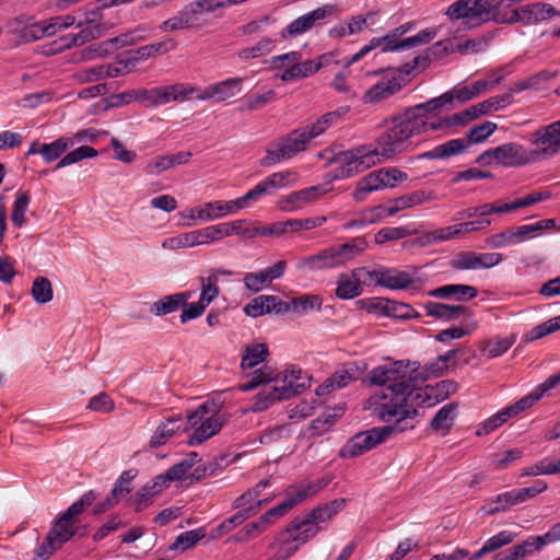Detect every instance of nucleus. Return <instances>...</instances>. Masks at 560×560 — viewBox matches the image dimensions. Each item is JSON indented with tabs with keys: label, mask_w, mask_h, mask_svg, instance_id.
Masks as SVG:
<instances>
[{
	"label": "nucleus",
	"mask_w": 560,
	"mask_h": 560,
	"mask_svg": "<svg viewBox=\"0 0 560 560\" xmlns=\"http://www.w3.org/2000/svg\"><path fill=\"white\" fill-rule=\"evenodd\" d=\"M368 248L364 237L358 236L343 244L328 246L319 252L301 258L296 269L301 271H319L339 268L354 259Z\"/></svg>",
	"instance_id": "obj_4"
},
{
	"label": "nucleus",
	"mask_w": 560,
	"mask_h": 560,
	"mask_svg": "<svg viewBox=\"0 0 560 560\" xmlns=\"http://www.w3.org/2000/svg\"><path fill=\"white\" fill-rule=\"evenodd\" d=\"M176 44L173 39H166L159 43L141 46L129 54L136 59V63L151 57L164 55L175 48Z\"/></svg>",
	"instance_id": "obj_31"
},
{
	"label": "nucleus",
	"mask_w": 560,
	"mask_h": 560,
	"mask_svg": "<svg viewBox=\"0 0 560 560\" xmlns=\"http://www.w3.org/2000/svg\"><path fill=\"white\" fill-rule=\"evenodd\" d=\"M240 210L236 199L230 201H209L200 205V209L198 211L199 221L208 222L213 221L220 218H223L228 214L235 213Z\"/></svg>",
	"instance_id": "obj_21"
},
{
	"label": "nucleus",
	"mask_w": 560,
	"mask_h": 560,
	"mask_svg": "<svg viewBox=\"0 0 560 560\" xmlns=\"http://www.w3.org/2000/svg\"><path fill=\"white\" fill-rule=\"evenodd\" d=\"M318 525L319 524L311 517V514L307 513L302 517H295L285 529L294 535L293 540L304 545L317 535L320 529Z\"/></svg>",
	"instance_id": "obj_24"
},
{
	"label": "nucleus",
	"mask_w": 560,
	"mask_h": 560,
	"mask_svg": "<svg viewBox=\"0 0 560 560\" xmlns=\"http://www.w3.org/2000/svg\"><path fill=\"white\" fill-rule=\"evenodd\" d=\"M458 405L456 402H450L444 405L431 420V428L434 431L445 434L457 416Z\"/></svg>",
	"instance_id": "obj_32"
},
{
	"label": "nucleus",
	"mask_w": 560,
	"mask_h": 560,
	"mask_svg": "<svg viewBox=\"0 0 560 560\" xmlns=\"http://www.w3.org/2000/svg\"><path fill=\"white\" fill-rule=\"evenodd\" d=\"M314 73H316V66L312 65L311 60H300L299 62L287 67L279 78L283 82H289L307 78Z\"/></svg>",
	"instance_id": "obj_40"
},
{
	"label": "nucleus",
	"mask_w": 560,
	"mask_h": 560,
	"mask_svg": "<svg viewBox=\"0 0 560 560\" xmlns=\"http://www.w3.org/2000/svg\"><path fill=\"white\" fill-rule=\"evenodd\" d=\"M268 354V347L265 343L248 345L242 355L241 368L243 370L253 369L264 362Z\"/></svg>",
	"instance_id": "obj_37"
},
{
	"label": "nucleus",
	"mask_w": 560,
	"mask_h": 560,
	"mask_svg": "<svg viewBox=\"0 0 560 560\" xmlns=\"http://www.w3.org/2000/svg\"><path fill=\"white\" fill-rule=\"evenodd\" d=\"M179 429V418H170L165 422L160 423L150 439V446L156 448L164 445Z\"/></svg>",
	"instance_id": "obj_35"
},
{
	"label": "nucleus",
	"mask_w": 560,
	"mask_h": 560,
	"mask_svg": "<svg viewBox=\"0 0 560 560\" xmlns=\"http://www.w3.org/2000/svg\"><path fill=\"white\" fill-rule=\"evenodd\" d=\"M516 0H487L488 22L492 21L498 24H510L513 14V5Z\"/></svg>",
	"instance_id": "obj_28"
},
{
	"label": "nucleus",
	"mask_w": 560,
	"mask_h": 560,
	"mask_svg": "<svg viewBox=\"0 0 560 560\" xmlns=\"http://www.w3.org/2000/svg\"><path fill=\"white\" fill-rule=\"evenodd\" d=\"M75 534L72 522L62 521L59 517L47 534L48 540H51L58 548L69 541Z\"/></svg>",
	"instance_id": "obj_39"
},
{
	"label": "nucleus",
	"mask_w": 560,
	"mask_h": 560,
	"mask_svg": "<svg viewBox=\"0 0 560 560\" xmlns=\"http://www.w3.org/2000/svg\"><path fill=\"white\" fill-rule=\"evenodd\" d=\"M494 162L504 166H525L535 163L533 150L520 143L508 142L493 148Z\"/></svg>",
	"instance_id": "obj_16"
},
{
	"label": "nucleus",
	"mask_w": 560,
	"mask_h": 560,
	"mask_svg": "<svg viewBox=\"0 0 560 560\" xmlns=\"http://www.w3.org/2000/svg\"><path fill=\"white\" fill-rule=\"evenodd\" d=\"M213 242H217L214 225H209L200 230L165 238L162 242V247L168 250H176L179 248L207 245Z\"/></svg>",
	"instance_id": "obj_15"
},
{
	"label": "nucleus",
	"mask_w": 560,
	"mask_h": 560,
	"mask_svg": "<svg viewBox=\"0 0 560 560\" xmlns=\"http://www.w3.org/2000/svg\"><path fill=\"white\" fill-rule=\"evenodd\" d=\"M217 241L232 235H238L244 238H255L258 236V226H255L249 220H235L214 225Z\"/></svg>",
	"instance_id": "obj_20"
},
{
	"label": "nucleus",
	"mask_w": 560,
	"mask_h": 560,
	"mask_svg": "<svg viewBox=\"0 0 560 560\" xmlns=\"http://www.w3.org/2000/svg\"><path fill=\"white\" fill-rule=\"evenodd\" d=\"M164 486L158 480V477L147 482L143 487H141L135 494H132L129 499L131 505L135 506L136 511H141L144 509L150 500L162 492Z\"/></svg>",
	"instance_id": "obj_30"
},
{
	"label": "nucleus",
	"mask_w": 560,
	"mask_h": 560,
	"mask_svg": "<svg viewBox=\"0 0 560 560\" xmlns=\"http://www.w3.org/2000/svg\"><path fill=\"white\" fill-rule=\"evenodd\" d=\"M555 220L546 219L540 220L534 224H526L513 228L517 244L528 241L534 237L535 233L553 228Z\"/></svg>",
	"instance_id": "obj_45"
},
{
	"label": "nucleus",
	"mask_w": 560,
	"mask_h": 560,
	"mask_svg": "<svg viewBox=\"0 0 560 560\" xmlns=\"http://www.w3.org/2000/svg\"><path fill=\"white\" fill-rule=\"evenodd\" d=\"M544 392L541 387L539 388V392L537 393H530L524 397H522L520 400L515 401L514 404L503 408L505 411L508 418H512L517 416L518 413L527 410L530 408L536 401H538L542 396Z\"/></svg>",
	"instance_id": "obj_55"
},
{
	"label": "nucleus",
	"mask_w": 560,
	"mask_h": 560,
	"mask_svg": "<svg viewBox=\"0 0 560 560\" xmlns=\"http://www.w3.org/2000/svg\"><path fill=\"white\" fill-rule=\"evenodd\" d=\"M469 147L466 139L457 138L448 140L419 155L420 159L440 160L448 159L463 153Z\"/></svg>",
	"instance_id": "obj_25"
},
{
	"label": "nucleus",
	"mask_w": 560,
	"mask_h": 560,
	"mask_svg": "<svg viewBox=\"0 0 560 560\" xmlns=\"http://www.w3.org/2000/svg\"><path fill=\"white\" fill-rule=\"evenodd\" d=\"M200 296L199 301L207 307L219 296V279L214 275H208L200 278Z\"/></svg>",
	"instance_id": "obj_48"
},
{
	"label": "nucleus",
	"mask_w": 560,
	"mask_h": 560,
	"mask_svg": "<svg viewBox=\"0 0 560 560\" xmlns=\"http://www.w3.org/2000/svg\"><path fill=\"white\" fill-rule=\"evenodd\" d=\"M452 95L447 92L438 97L407 107L404 112L388 118L406 144L411 138L425 135L429 131H448L451 116L440 117L438 114L451 109Z\"/></svg>",
	"instance_id": "obj_3"
},
{
	"label": "nucleus",
	"mask_w": 560,
	"mask_h": 560,
	"mask_svg": "<svg viewBox=\"0 0 560 560\" xmlns=\"http://www.w3.org/2000/svg\"><path fill=\"white\" fill-rule=\"evenodd\" d=\"M190 470V464L183 459L170 467L164 474L158 475V480L164 486L168 487L172 481L180 480Z\"/></svg>",
	"instance_id": "obj_60"
},
{
	"label": "nucleus",
	"mask_w": 560,
	"mask_h": 560,
	"mask_svg": "<svg viewBox=\"0 0 560 560\" xmlns=\"http://www.w3.org/2000/svg\"><path fill=\"white\" fill-rule=\"evenodd\" d=\"M205 13H207V11L203 9L201 2L198 0L192 1L179 10L176 15L164 21L160 25V30L163 32H175L188 28H200L205 23Z\"/></svg>",
	"instance_id": "obj_13"
},
{
	"label": "nucleus",
	"mask_w": 560,
	"mask_h": 560,
	"mask_svg": "<svg viewBox=\"0 0 560 560\" xmlns=\"http://www.w3.org/2000/svg\"><path fill=\"white\" fill-rule=\"evenodd\" d=\"M276 100L277 93L275 90H268L264 93L253 94L246 98L244 107H241V110H258L275 102Z\"/></svg>",
	"instance_id": "obj_57"
},
{
	"label": "nucleus",
	"mask_w": 560,
	"mask_h": 560,
	"mask_svg": "<svg viewBox=\"0 0 560 560\" xmlns=\"http://www.w3.org/2000/svg\"><path fill=\"white\" fill-rule=\"evenodd\" d=\"M385 130L376 138L375 144H362L327 156L329 163H337L336 178H348L381 164L384 160L404 152L407 144L389 119L384 120Z\"/></svg>",
	"instance_id": "obj_2"
},
{
	"label": "nucleus",
	"mask_w": 560,
	"mask_h": 560,
	"mask_svg": "<svg viewBox=\"0 0 560 560\" xmlns=\"http://www.w3.org/2000/svg\"><path fill=\"white\" fill-rule=\"evenodd\" d=\"M290 311L291 305L277 295H259L244 307L245 314L255 318L270 313L285 314Z\"/></svg>",
	"instance_id": "obj_18"
},
{
	"label": "nucleus",
	"mask_w": 560,
	"mask_h": 560,
	"mask_svg": "<svg viewBox=\"0 0 560 560\" xmlns=\"http://www.w3.org/2000/svg\"><path fill=\"white\" fill-rule=\"evenodd\" d=\"M291 305V311L298 314H305L307 312L317 310L319 311L323 304V300L316 294H305L287 302Z\"/></svg>",
	"instance_id": "obj_47"
},
{
	"label": "nucleus",
	"mask_w": 560,
	"mask_h": 560,
	"mask_svg": "<svg viewBox=\"0 0 560 560\" xmlns=\"http://www.w3.org/2000/svg\"><path fill=\"white\" fill-rule=\"evenodd\" d=\"M384 187H386V185L383 180L381 170L374 171L358 183L353 192V198L357 201H363L369 192L382 189Z\"/></svg>",
	"instance_id": "obj_33"
},
{
	"label": "nucleus",
	"mask_w": 560,
	"mask_h": 560,
	"mask_svg": "<svg viewBox=\"0 0 560 560\" xmlns=\"http://www.w3.org/2000/svg\"><path fill=\"white\" fill-rule=\"evenodd\" d=\"M98 155L97 150L89 145H81L68 152L55 166V170L78 163L84 159H93Z\"/></svg>",
	"instance_id": "obj_50"
},
{
	"label": "nucleus",
	"mask_w": 560,
	"mask_h": 560,
	"mask_svg": "<svg viewBox=\"0 0 560 560\" xmlns=\"http://www.w3.org/2000/svg\"><path fill=\"white\" fill-rule=\"evenodd\" d=\"M346 506L345 499H335L328 503L318 505L313 509L311 512V517L315 520L318 524L324 523L332 518L338 512H340Z\"/></svg>",
	"instance_id": "obj_44"
},
{
	"label": "nucleus",
	"mask_w": 560,
	"mask_h": 560,
	"mask_svg": "<svg viewBox=\"0 0 560 560\" xmlns=\"http://www.w3.org/2000/svg\"><path fill=\"white\" fill-rule=\"evenodd\" d=\"M428 294L436 299H454L465 302L475 299L478 295V290L468 284H446L429 291Z\"/></svg>",
	"instance_id": "obj_22"
},
{
	"label": "nucleus",
	"mask_w": 560,
	"mask_h": 560,
	"mask_svg": "<svg viewBox=\"0 0 560 560\" xmlns=\"http://www.w3.org/2000/svg\"><path fill=\"white\" fill-rule=\"evenodd\" d=\"M497 130V124L492 121H483L482 124L474 126L467 133V142L480 143L490 137Z\"/></svg>",
	"instance_id": "obj_62"
},
{
	"label": "nucleus",
	"mask_w": 560,
	"mask_h": 560,
	"mask_svg": "<svg viewBox=\"0 0 560 560\" xmlns=\"http://www.w3.org/2000/svg\"><path fill=\"white\" fill-rule=\"evenodd\" d=\"M487 0H456L445 10V16L453 23L459 22L470 30L488 23Z\"/></svg>",
	"instance_id": "obj_10"
},
{
	"label": "nucleus",
	"mask_w": 560,
	"mask_h": 560,
	"mask_svg": "<svg viewBox=\"0 0 560 560\" xmlns=\"http://www.w3.org/2000/svg\"><path fill=\"white\" fill-rule=\"evenodd\" d=\"M514 343V338H494L491 340H488L483 348L481 349V352L487 358H497L502 354H504Z\"/></svg>",
	"instance_id": "obj_56"
},
{
	"label": "nucleus",
	"mask_w": 560,
	"mask_h": 560,
	"mask_svg": "<svg viewBox=\"0 0 560 560\" xmlns=\"http://www.w3.org/2000/svg\"><path fill=\"white\" fill-rule=\"evenodd\" d=\"M136 66V59L130 55L129 58L126 59H117L114 63L104 65L105 79L106 78H117L124 74L131 72V70Z\"/></svg>",
	"instance_id": "obj_61"
},
{
	"label": "nucleus",
	"mask_w": 560,
	"mask_h": 560,
	"mask_svg": "<svg viewBox=\"0 0 560 560\" xmlns=\"http://www.w3.org/2000/svg\"><path fill=\"white\" fill-rule=\"evenodd\" d=\"M243 85L242 78H230L213 84L215 102H224L241 93Z\"/></svg>",
	"instance_id": "obj_41"
},
{
	"label": "nucleus",
	"mask_w": 560,
	"mask_h": 560,
	"mask_svg": "<svg viewBox=\"0 0 560 560\" xmlns=\"http://www.w3.org/2000/svg\"><path fill=\"white\" fill-rule=\"evenodd\" d=\"M386 305V316L398 319L419 318L420 314L409 304L400 302H383Z\"/></svg>",
	"instance_id": "obj_54"
},
{
	"label": "nucleus",
	"mask_w": 560,
	"mask_h": 560,
	"mask_svg": "<svg viewBox=\"0 0 560 560\" xmlns=\"http://www.w3.org/2000/svg\"><path fill=\"white\" fill-rule=\"evenodd\" d=\"M75 23L73 15L54 16L48 20L27 24L22 31V38L25 42H35L44 37H50L59 31L68 28Z\"/></svg>",
	"instance_id": "obj_14"
},
{
	"label": "nucleus",
	"mask_w": 560,
	"mask_h": 560,
	"mask_svg": "<svg viewBox=\"0 0 560 560\" xmlns=\"http://www.w3.org/2000/svg\"><path fill=\"white\" fill-rule=\"evenodd\" d=\"M293 538L294 535L288 529H284L278 535L276 542L272 545V548H277L276 560H287L303 545L293 540Z\"/></svg>",
	"instance_id": "obj_36"
},
{
	"label": "nucleus",
	"mask_w": 560,
	"mask_h": 560,
	"mask_svg": "<svg viewBox=\"0 0 560 560\" xmlns=\"http://www.w3.org/2000/svg\"><path fill=\"white\" fill-rule=\"evenodd\" d=\"M337 12L338 9L335 4L319 7L293 20L280 32V36L283 39L301 36Z\"/></svg>",
	"instance_id": "obj_12"
},
{
	"label": "nucleus",
	"mask_w": 560,
	"mask_h": 560,
	"mask_svg": "<svg viewBox=\"0 0 560 560\" xmlns=\"http://www.w3.org/2000/svg\"><path fill=\"white\" fill-rule=\"evenodd\" d=\"M478 324L476 320H468L460 326H452L450 328L441 330L435 339L440 342H448L453 339H459L464 336L469 335L477 328Z\"/></svg>",
	"instance_id": "obj_49"
},
{
	"label": "nucleus",
	"mask_w": 560,
	"mask_h": 560,
	"mask_svg": "<svg viewBox=\"0 0 560 560\" xmlns=\"http://www.w3.org/2000/svg\"><path fill=\"white\" fill-rule=\"evenodd\" d=\"M296 175L293 172H277L266 177L260 183L266 187L268 195L273 194L276 190L283 188L288 185L289 179H295Z\"/></svg>",
	"instance_id": "obj_59"
},
{
	"label": "nucleus",
	"mask_w": 560,
	"mask_h": 560,
	"mask_svg": "<svg viewBox=\"0 0 560 560\" xmlns=\"http://www.w3.org/2000/svg\"><path fill=\"white\" fill-rule=\"evenodd\" d=\"M529 143L536 162L560 153V119L539 127L530 133Z\"/></svg>",
	"instance_id": "obj_11"
},
{
	"label": "nucleus",
	"mask_w": 560,
	"mask_h": 560,
	"mask_svg": "<svg viewBox=\"0 0 560 560\" xmlns=\"http://www.w3.org/2000/svg\"><path fill=\"white\" fill-rule=\"evenodd\" d=\"M512 548L514 549V556L520 560L532 555L534 551L541 550L544 548V541H541L539 536H529L526 540Z\"/></svg>",
	"instance_id": "obj_63"
},
{
	"label": "nucleus",
	"mask_w": 560,
	"mask_h": 560,
	"mask_svg": "<svg viewBox=\"0 0 560 560\" xmlns=\"http://www.w3.org/2000/svg\"><path fill=\"white\" fill-rule=\"evenodd\" d=\"M366 275L354 276V269L352 270V278L347 273H341L337 280V288L335 294L341 300H350L359 296L362 293L361 281L366 282Z\"/></svg>",
	"instance_id": "obj_26"
},
{
	"label": "nucleus",
	"mask_w": 560,
	"mask_h": 560,
	"mask_svg": "<svg viewBox=\"0 0 560 560\" xmlns=\"http://www.w3.org/2000/svg\"><path fill=\"white\" fill-rule=\"evenodd\" d=\"M273 47L275 40L268 37H264L254 46L241 49L238 51V57L245 60L259 58L269 54Z\"/></svg>",
	"instance_id": "obj_52"
},
{
	"label": "nucleus",
	"mask_w": 560,
	"mask_h": 560,
	"mask_svg": "<svg viewBox=\"0 0 560 560\" xmlns=\"http://www.w3.org/2000/svg\"><path fill=\"white\" fill-rule=\"evenodd\" d=\"M409 366V361H395L374 368L369 373V381L374 385L381 386V388L373 395L382 394V392L388 387L394 388L397 393L402 392L404 394L406 392H420L421 398H417L412 401L415 409L418 411V408L430 398V395L427 389L417 387L412 383L415 377L408 375Z\"/></svg>",
	"instance_id": "obj_5"
},
{
	"label": "nucleus",
	"mask_w": 560,
	"mask_h": 560,
	"mask_svg": "<svg viewBox=\"0 0 560 560\" xmlns=\"http://www.w3.org/2000/svg\"><path fill=\"white\" fill-rule=\"evenodd\" d=\"M327 192L328 189L325 185L311 186L281 197L278 201V205L282 211L293 212L304 208L308 203L318 200Z\"/></svg>",
	"instance_id": "obj_17"
},
{
	"label": "nucleus",
	"mask_w": 560,
	"mask_h": 560,
	"mask_svg": "<svg viewBox=\"0 0 560 560\" xmlns=\"http://www.w3.org/2000/svg\"><path fill=\"white\" fill-rule=\"evenodd\" d=\"M73 145L71 138H58L50 143L40 145V154L46 162H52L59 159L66 151Z\"/></svg>",
	"instance_id": "obj_43"
},
{
	"label": "nucleus",
	"mask_w": 560,
	"mask_h": 560,
	"mask_svg": "<svg viewBox=\"0 0 560 560\" xmlns=\"http://www.w3.org/2000/svg\"><path fill=\"white\" fill-rule=\"evenodd\" d=\"M419 268L407 267L405 270L380 267L373 270L366 268L354 269V276L366 275L370 282L390 290L420 289L422 280L419 277Z\"/></svg>",
	"instance_id": "obj_8"
},
{
	"label": "nucleus",
	"mask_w": 560,
	"mask_h": 560,
	"mask_svg": "<svg viewBox=\"0 0 560 560\" xmlns=\"http://www.w3.org/2000/svg\"><path fill=\"white\" fill-rule=\"evenodd\" d=\"M32 296L38 304H46L52 300L51 282L46 277H37L32 285Z\"/></svg>",
	"instance_id": "obj_51"
},
{
	"label": "nucleus",
	"mask_w": 560,
	"mask_h": 560,
	"mask_svg": "<svg viewBox=\"0 0 560 560\" xmlns=\"http://www.w3.org/2000/svg\"><path fill=\"white\" fill-rule=\"evenodd\" d=\"M296 175L293 172H277L266 177L260 183L266 187L268 195L273 194L276 190L283 188L288 185L289 179H295Z\"/></svg>",
	"instance_id": "obj_58"
},
{
	"label": "nucleus",
	"mask_w": 560,
	"mask_h": 560,
	"mask_svg": "<svg viewBox=\"0 0 560 560\" xmlns=\"http://www.w3.org/2000/svg\"><path fill=\"white\" fill-rule=\"evenodd\" d=\"M431 199H433L432 192H427L424 190L412 191L389 201V206H387V214L394 215L401 210L421 205Z\"/></svg>",
	"instance_id": "obj_29"
},
{
	"label": "nucleus",
	"mask_w": 560,
	"mask_h": 560,
	"mask_svg": "<svg viewBox=\"0 0 560 560\" xmlns=\"http://www.w3.org/2000/svg\"><path fill=\"white\" fill-rule=\"evenodd\" d=\"M517 505L513 491H506L498 494L495 498L490 499L481 508L488 515H495L500 512L506 511L509 508Z\"/></svg>",
	"instance_id": "obj_42"
},
{
	"label": "nucleus",
	"mask_w": 560,
	"mask_h": 560,
	"mask_svg": "<svg viewBox=\"0 0 560 560\" xmlns=\"http://www.w3.org/2000/svg\"><path fill=\"white\" fill-rule=\"evenodd\" d=\"M354 380L352 373L347 370H339L328 377L323 384L316 388L317 396H324L331 390L342 388Z\"/></svg>",
	"instance_id": "obj_38"
},
{
	"label": "nucleus",
	"mask_w": 560,
	"mask_h": 560,
	"mask_svg": "<svg viewBox=\"0 0 560 560\" xmlns=\"http://www.w3.org/2000/svg\"><path fill=\"white\" fill-rule=\"evenodd\" d=\"M299 503L301 502L299 501L295 494L287 497L280 504L269 509L265 514L260 516L262 523H265L268 526L275 518L283 516Z\"/></svg>",
	"instance_id": "obj_53"
},
{
	"label": "nucleus",
	"mask_w": 560,
	"mask_h": 560,
	"mask_svg": "<svg viewBox=\"0 0 560 560\" xmlns=\"http://www.w3.org/2000/svg\"><path fill=\"white\" fill-rule=\"evenodd\" d=\"M30 201L31 196L26 190H18L11 213V221L14 226L21 228L24 224Z\"/></svg>",
	"instance_id": "obj_46"
},
{
	"label": "nucleus",
	"mask_w": 560,
	"mask_h": 560,
	"mask_svg": "<svg viewBox=\"0 0 560 560\" xmlns=\"http://www.w3.org/2000/svg\"><path fill=\"white\" fill-rule=\"evenodd\" d=\"M282 385H275L271 388H265L257 395L256 409H267L277 400H287L298 395L310 386L311 378L302 369L291 366L280 374Z\"/></svg>",
	"instance_id": "obj_7"
},
{
	"label": "nucleus",
	"mask_w": 560,
	"mask_h": 560,
	"mask_svg": "<svg viewBox=\"0 0 560 560\" xmlns=\"http://www.w3.org/2000/svg\"><path fill=\"white\" fill-rule=\"evenodd\" d=\"M420 395V392L397 393L392 387L385 388L382 394L372 395L368 400V408L377 418L389 424L355 434L341 447L339 456L342 458L358 457L383 443L394 432L413 429L418 411L412 401L421 398Z\"/></svg>",
	"instance_id": "obj_1"
},
{
	"label": "nucleus",
	"mask_w": 560,
	"mask_h": 560,
	"mask_svg": "<svg viewBox=\"0 0 560 560\" xmlns=\"http://www.w3.org/2000/svg\"><path fill=\"white\" fill-rule=\"evenodd\" d=\"M400 80L396 77L384 79L371 86L363 95L365 104H374L386 100L401 90Z\"/></svg>",
	"instance_id": "obj_23"
},
{
	"label": "nucleus",
	"mask_w": 560,
	"mask_h": 560,
	"mask_svg": "<svg viewBox=\"0 0 560 560\" xmlns=\"http://www.w3.org/2000/svg\"><path fill=\"white\" fill-rule=\"evenodd\" d=\"M191 291L166 295L151 305L150 312L155 316H163L176 312L191 298Z\"/></svg>",
	"instance_id": "obj_27"
},
{
	"label": "nucleus",
	"mask_w": 560,
	"mask_h": 560,
	"mask_svg": "<svg viewBox=\"0 0 560 560\" xmlns=\"http://www.w3.org/2000/svg\"><path fill=\"white\" fill-rule=\"evenodd\" d=\"M559 12L549 3H532L513 10L510 24L523 22L536 23L558 15Z\"/></svg>",
	"instance_id": "obj_19"
},
{
	"label": "nucleus",
	"mask_w": 560,
	"mask_h": 560,
	"mask_svg": "<svg viewBox=\"0 0 560 560\" xmlns=\"http://www.w3.org/2000/svg\"><path fill=\"white\" fill-rule=\"evenodd\" d=\"M222 424V417L217 404L205 401L195 411L187 413V425L184 427V431H191L188 443L197 445L215 435Z\"/></svg>",
	"instance_id": "obj_6"
},
{
	"label": "nucleus",
	"mask_w": 560,
	"mask_h": 560,
	"mask_svg": "<svg viewBox=\"0 0 560 560\" xmlns=\"http://www.w3.org/2000/svg\"><path fill=\"white\" fill-rule=\"evenodd\" d=\"M335 421L336 415L324 413L317 417L310 423L307 428L308 436L312 438L324 434L325 432L329 431Z\"/></svg>",
	"instance_id": "obj_64"
},
{
	"label": "nucleus",
	"mask_w": 560,
	"mask_h": 560,
	"mask_svg": "<svg viewBox=\"0 0 560 560\" xmlns=\"http://www.w3.org/2000/svg\"><path fill=\"white\" fill-rule=\"evenodd\" d=\"M280 377V373H278L275 369L269 365H264L262 368L256 370L248 381L241 383L240 389L243 392H249L260 385L278 382Z\"/></svg>",
	"instance_id": "obj_34"
},
{
	"label": "nucleus",
	"mask_w": 560,
	"mask_h": 560,
	"mask_svg": "<svg viewBox=\"0 0 560 560\" xmlns=\"http://www.w3.org/2000/svg\"><path fill=\"white\" fill-rule=\"evenodd\" d=\"M312 143V139L303 127L296 128L288 135L278 138L270 143L260 165L269 167L282 161L291 160L296 154L304 152Z\"/></svg>",
	"instance_id": "obj_9"
}]
</instances>
